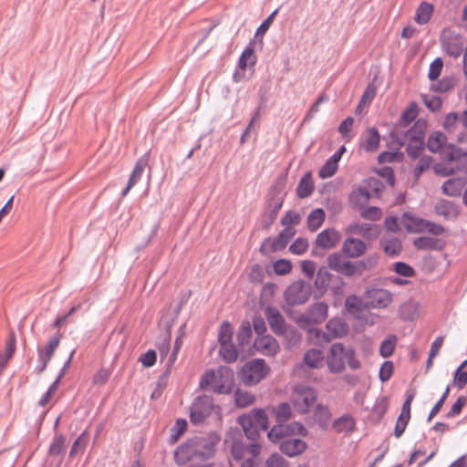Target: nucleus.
<instances>
[{
  "instance_id": "1",
  "label": "nucleus",
  "mask_w": 467,
  "mask_h": 467,
  "mask_svg": "<svg viewBox=\"0 0 467 467\" xmlns=\"http://www.w3.org/2000/svg\"><path fill=\"white\" fill-rule=\"evenodd\" d=\"M220 441L221 437L215 432H211L203 437L189 439L176 449L174 452L175 462L182 465L195 459H210L214 455L216 446Z\"/></svg>"
},
{
  "instance_id": "2",
  "label": "nucleus",
  "mask_w": 467,
  "mask_h": 467,
  "mask_svg": "<svg viewBox=\"0 0 467 467\" xmlns=\"http://www.w3.org/2000/svg\"><path fill=\"white\" fill-rule=\"evenodd\" d=\"M234 371L226 366H220L216 370L206 371L200 379V389L211 387L217 394H229L234 387Z\"/></svg>"
},
{
  "instance_id": "3",
  "label": "nucleus",
  "mask_w": 467,
  "mask_h": 467,
  "mask_svg": "<svg viewBox=\"0 0 467 467\" xmlns=\"http://www.w3.org/2000/svg\"><path fill=\"white\" fill-rule=\"evenodd\" d=\"M239 424L248 440L258 442L260 431H266L269 426L268 417L263 409H254L248 414L239 417Z\"/></svg>"
},
{
  "instance_id": "4",
  "label": "nucleus",
  "mask_w": 467,
  "mask_h": 467,
  "mask_svg": "<svg viewBox=\"0 0 467 467\" xmlns=\"http://www.w3.org/2000/svg\"><path fill=\"white\" fill-rule=\"evenodd\" d=\"M261 451L262 445L259 442H251L245 445L243 442L234 441L231 448L232 456L240 463L239 467H254Z\"/></svg>"
},
{
  "instance_id": "5",
  "label": "nucleus",
  "mask_w": 467,
  "mask_h": 467,
  "mask_svg": "<svg viewBox=\"0 0 467 467\" xmlns=\"http://www.w3.org/2000/svg\"><path fill=\"white\" fill-rule=\"evenodd\" d=\"M270 369L265 361L262 358H255L247 362L241 369L239 378L245 386H254L263 380L269 373Z\"/></svg>"
},
{
  "instance_id": "6",
  "label": "nucleus",
  "mask_w": 467,
  "mask_h": 467,
  "mask_svg": "<svg viewBox=\"0 0 467 467\" xmlns=\"http://www.w3.org/2000/svg\"><path fill=\"white\" fill-rule=\"evenodd\" d=\"M328 306L324 302L310 305L306 311L296 318V324L302 329L323 323L327 317Z\"/></svg>"
},
{
  "instance_id": "7",
  "label": "nucleus",
  "mask_w": 467,
  "mask_h": 467,
  "mask_svg": "<svg viewBox=\"0 0 467 467\" xmlns=\"http://www.w3.org/2000/svg\"><path fill=\"white\" fill-rule=\"evenodd\" d=\"M213 399L208 395L198 396L190 408V420L194 425L202 423L213 411Z\"/></svg>"
},
{
  "instance_id": "8",
  "label": "nucleus",
  "mask_w": 467,
  "mask_h": 467,
  "mask_svg": "<svg viewBox=\"0 0 467 467\" xmlns=\"http://www.w3.org/2000/svg\"><path fill=\"white\" fill-rule=\"evenodd\" d=\"M426 129L427 121L423 119H419L415 121L413 126L406 131H393L391 133L393 143L397 145L398 149H400L405 146L408 140H424Z\"/></svg>"
},
{
  "instance_id": "9",
  "label": "nucleus",
  "mask_w": 467,
  "mask_h": 467,
  "mask_svg": "<svg viewBox=\"0 0 467 467\" xmlns=\"http://www.w3.org/2000/svg\"><path fill=\"white\" fill-rule=\"evenodd\" d=\"M293 434L306 436L307 430L300 422H292L289 424L278 423L271 428L267 432V437L272 442L280 444L281 441Z\"/></svg>"
},
{
  "instance_id": "10",
  "label": "nucleus",
  "mask_w": 467,
  "mask_h": 467,
  "mask_svg": "<svg viewBox=\"0 0 467 467\" xmlns=\"http://www.w3.org/2000/svg\"><path fill=\"white\" fill-rule=\"evenodd\" d=\"M342 252H336L327 258V266L332 270L347 277L355 275V265L353 261L346 259Z\"/></svg>"
},
{
  "instance_id": "11",
  "label": "nucleus",
  "mask_w": 467,
  "mask_h": 467,
  "mask_svg": "<svg viewBox=\"0 0 467 467\" xmlns=\"http://www.w3.org/2000/svg\"><path fill=\"white\" fill-rule=\"evenodd\" d=\"M309 296L310 289L302 281L294 282L285 292V299L290 306L303 305Z\"/></svg>"
},
{
  "instance_id": "12",
  "label": "nucleus",
  "mask_w": 467,
  "mask_h": 467,
  "mask_svg": "<svg viewBox=\"0 0 467 467\" xmlns=\"http://www.w3.org/2000/svg\"><path fill=\"white\" fill-rule=\"evenodd\" d=\"M317 400L316 391L309 387L296 388L294 392L293 402L300 413L308 412Z\"/></svg>"
},
{
  "instance_id": "13",
  "label": "nucleus",
  "mask_w": 467,
  "mask_h": 467,
  "mask_svg": "<svg viewBox=\"0 0 467 467\" xmlns=\"http://www.w3.org/2000/svg\"><path fill=\"white\" fill-rule=\"evenodd\" d=\"M383 184L380 181L370 178L366 181V185L360 186L356 193L352 195V200L358 203L367 202L374 194L379 196Z\"/></svg>"
},
{
  "instance_id": "14",
  "label": "nucleus",
  "mask_w": 467,
  "mask_h": 467,
  "mask_svg": "<svg viewBox=\"0 0 467 467\" xmlns=\"http://www.w3.org/2000/svg\"><path fill=\"white\" fill-rule=\"evenodd\" d=\"M345 347L342 343H334L329 349L327 367L332 373H340L345 368Z\"/></svg>"
},
{
  "instance_id": "15",
  "label": "nucleus",
  "mask_w": 467,
  "mask_h": 467,
  "mask_svg": "<svg viewBox=\"0 0 467 467\" xmlns=\"http://www.w3.org/2000/svg\"><path fill=\"white\" fill-rule=\"evenodd\" d=\"M266 320L271 330L277 336H282L286 332V323L276 307L267 306L265 310Z\"/></svg>"
},
{
  "instance_id": "16",
  "label": "nucleus",
  "mask_w": 467,
  "mask_h": 467,
  "mask_svg": "<svg viewBox=\"0 0 467 467\" xmlns=\"http://www.w3.org/2000/svg\"><path fill=\"white\" fill-rule=\"evenodd\" d=\"M307 444L299 438L287 437L279 444V450L286 456L293 458L306 451Z\"/></svg>"
},
{
  "instance_id": "17",
  "label": "nucleus",
  "mask_w": 467,
  "mask_h": 467,
  "mask_svg": "<svg viewBox=\"0 0 467 467\" xmlns=\"http://www.w3.org/2000/svg\"><path fill=\"white\" fill-rule=\"evenodd\" d=\"M367 248L366 243L362 240L348 237L342 244L341 252L346 257L355 259L364 255Z\"/></svg>"
},
{
  "instance_id": "18",
  "label": "nucleus",
  "mask_w": 467,
  "mask_h": 467,
  "mask_svg": "<svg viewBox=\"0 0 467 467\" xmlns=\"http://www.w3.org/2000/svg\"><path fill=\"white\" fill-rule=\"evenodd\" d=\"M150 155L149 152L142 155L135 163L133 171L129 178L127 186L123 189L121 195L126 196L130 189L134 187L141 179L145 168L149 164Z\"/></svg>"
},
{
  "instance_id": "19",
  "label": "nucleus",
  "mask_w": 467,
  "mask_h": 467,
  "mask_svg": "<svg viewBox=\"0 0 467 467\" xmlns=\"http://www.w3.org/2000/svg\"><path fill=\"white\" fill-rule=\"evenodd\" d=\"M283 202L282 197H275L268 202L265 211L261 217V224L264 229L268 230L275 223L278 213L283 206Z\"/></svg>"
},
{
  "instance_id": "20",
  "label": "nucleus",
  "mask_w": 467,
  "mask_h": 467,
  "mask_svg": "<svg viewBox=\"0 0 467 467\" xmlns=\"http://www.w3.org/2000/svg\"><path fill=\"white\" fill-rule=\"evenodd\" d=\"M380 135L375 127L368 128L360 137L359 147L366 152H375L379 146Z\"/></svg>"
},
{
  "instance_id": "21",
  "label": "nucleus",
  "mask_w": 467,
  "mask_h": 467,
  "mask_svg": "<svg viewBox=\"0 0 467 467\" xmlns=\"http://www.w3.org/2000/svg\"><path fill=\"white\" fill-rule=\"evenodd\" d=\"M459 125H461L463 130H467V109L463 110L462 113H448L442 124L443 129L448 133H456L459 129Z\"/></svg>"
},
{
  "instance_id": "22",
  "label": "nucleus",
  "mask_w": 467,
  "mask_h": 467,
  "mask_svg": "<svg viewBox=\"0 0 467 467\" xmlns=\"http://www.w3.org/2000/svg\"><path fill=\"white\" fill-rule=\"evenodd\" d=\"M341 240V234L334 229L327 228L320 232L316 238V244L323 249L334 248Z\"/></svg>"
},
{
  "instance_id": "23",
  "label": "nucleus",
  "mask_w": 467,
  "mask_h": 467,
  "mask_svg": "<svg viewBox=\"0 0 467 467\" xmlns=\"http://www.w3.org/2000/svg\"><path fill=\"white\" fill-rule=\"evenodd\" d=\"M254 348L265 356H275L279 350V345L270 335L257 337L254 342Z\"/></svg>"
},
{
  "instance_id": "24",
  "label": "nucleus",
  "mask_w": 467,
  "mask_h": 467,
  "mask_svg": "<svg viewBox=\"0 0 467 467\" xmlns=\"http://www.w3.org/2000/svg\"><path fill=\"white\" fill-rule=\"evenodd\" d=\"M369 304L373 308H385L389 306L392 300V294L382 288L372 289L368 292Z\"/></svg>"
},
{
  "instance_id": "25",
  "label": "nucleus",
  "mask_w": 467,
  "mask_h": 467,
  "mask_svg": "<svg viewBox=\"0 0 467 467\" xmlns=\"http://www.w3.org/2000/svg\"><path fill=\"white\" fill-rule=\"evenodd\" d=\"M435 213L446 220H454L460 213L459 207L451 201L441 199L434 206Z\"/></svg>"
},
{
  "instance_id": "26",
  "label": "nucleus",
  "mask_w": 467,
  "mask_h": 467,
  "mask_svg": "<svg viewBox=\"0 0 467 467\" xmlns=\"http://www.w3.org/2000/svg\"><path fill=\"white\" fill-rule=\"evenodd\" d=\"M327 341L342 337L347 335L348 327L341 318H331L326 325Z\"/></svg>"
},
{
  "instance_id": "27",
  "label": "nucleus",
  "mask_w": 467,
  "mask_h": 467,
  "mask_svg": "<svg viewBox=\"0 0 467 467\" xmlns=\"http://www.w3.org/2000/svg\"><path fill=\"white\" fill-rule=\"evenodd\" d=\"M401 222L409 233L425 232L426 219L414 216L410 213H404L401 217Z\"/></svg>"
},
{
  "instance_id": "28",
  "label": "nucleus",
  "mask_w": 467,
  "mask_h": 467,
  "mask_svg": "<svg viewBox=\"0 0 467 467\" xmlns=\"http://www.w3.org/2000/svg\"><path fill=\"white\" fill-rule=\"evenodd\" d=\"M413 245L418 250L441 251L444 248L445 242L430 236H420L414 239Z\"/></svg>"
},
{
  "instance_id": "29",
  "label": "nucleus",
  "mask_w": 467,
  "mask_h": 467,
  "mask_svg": "<svg viewBox=\"0 0 467 467\" xmlns=\"http://www.w3.org/2000/svg\"><path fill=\"white\" fill-rule=\"evenodd\" d=\"M379 256L377 253L370 254L361 260L354 261L355 275H361L366 271L376 268L379 265Z\"/></svg>"
},
{
  "instance_id": "30",
  "label": "nucleus",
  "mask_w": 467,
  "mask_h": 467,
  "mask_svg": "<svg viewBox=\"0 0 467 467\" xmlns=\"http://www.w3.org/2000/svg\"><path fill=\"white\" fill-rule=\"evenodd\" d=\"M380 245L384 253L389 256H398L402 251L400 240L391 235L383 236L380 240Z\"/></svg>"
},
{
  "instance_id": "31",
  "label": "nucleus",
  "mask_w": 467,
  "mask_h": 467,
  "mask_svg": "<svg viewBox=\"0 0 467 467\" xmlns=\"http://www.w3.org/2000/svg\"><path fill=\"white\" fill-rule=\"evenodd\" d=\"M295 234L296 230L294 228H284L271 242V250L275 252L285 249Z\"/></svg>"
},
{
  "instance_id": "32",
  "label": "nucleus",
  "mask_w": 467,
  "mask_h": 467,
  "mask_svg": "<svg viewBox=\"0 0 467 467\" xmlns=\"http://www.w3.org/2000/svg\"><path fill=\"white\" fill-rule=\"evenodd\" d=\"M465 182L462 178H452L444 182L442 184V192L445 195L456 197L462 194Z\"/></svg>"
},
{
  "instance_id": "33",
  "label": "nucleus",
  "mask_w": 467,
  "mask_h": 467,
  "mask_svg": "<svg viewBox=\"0 0 467 467\" xmlns=\"http://www.w3.org/2000/svg\"><path fill=\"white\" fill-rule=\"evenodd\" d=\"M254 42L251 41L244 48L241 57H239L238 67L242 70H245L248 66L254 67L256 64V56L254 54Z\"/></svg>"
},
{
  "instance_id": "34",
  "label": "nucleus",
  "mask_w": 467,
  "mask_h": 467,
  "mask_svg": "<svg viewBox=\"0 0 467 467\" xmlns=\"http://www.w3.org/2000/svg\"><path fill=\"white\" fill-rule=\"evenodd\" d=\"M388 409L389 399L385 396L378 398L370 412V419L376 422H379L388 411Z\"/></svg>"
},
{
  "instance_id": "35",
  "label": "nucleus",
  "mask_w": 467,
  "mask_h": 467,
  "mask_svg": "<svg viewBox=\"0 0 467 467\" xmlns=\"http://www.w3.org/2000/svg\"><path fill=\"white\" fill-rule=\"evenodd\" d=\"M324 356L320 349L312 348L304 355V364L310 368L322 367Z\"/></svg>"
},
{
  "instance_id": "36",
  "label": "nucleus",
  "mask_w": 467,
  "mask_h": 467,
  "mask_svg": "<svg viewBox=\"0 0 467 467\" xmlns=\"http://www.w3.org/2000/svg\"><path fill=\"white\" fill-rule=\"evenodd\" d=\"M314 183L311 172H306L300 180L296 187V194L299 198H306L312 194Z\"/></svg>"
},
{
  "instance_id": "37",
  "label": "nucleus",
  "mask_w": 467,
  "mask_h": 467,
  "mask_svg": "<svg viewBox=\"0 0 467 467\" xmlns=\"http://www.w3.org/2000/svg\"><path fill=\"white\" fill-rule=\"evenodd\" d=\"M433 5L427 2H422L417 8L415 21L419 25L427 24L432 16L433 13Z\"/></svg>"
},
{
  "instance_id": "38",
  "label": "nucleus",
  "mask_w": 467,
  "mask_h": 467,
  "mask_svg": "<svg viewBox=\"0 0 467 467\" xmlns=\"http://www.w3.org/2000/svg\"><path fill=\"white\" fill-rule=\"evenodd\" d=\"M349 229L356 233L361 234L365 238L369 237H377L379 234L378 226L370 223H355L350 225Z\"/></svg>"
},
{
  "instance_id": "39",
  "label": "nucleus",
  "mask_w": 467,
  "mask_h": 467,
  "mask_svg": "<svg viewBox=\"0 0 467 467\" xmlns=\"http://www.w3.org/2000/svg\"><path fill=\"white\" fill-rule=\"evenodd\" d=\"M325 221V212L321 208L314 209L307 216V228L316 232Z\"/></svg>"
},
{
  "instance_id": "40",
  "label": "nucleus",
  "mask_w": 467,
  "mask_h": 467,
  "mask_svg": "<svg viewBox=\"0 0 467 467\" xmlns=\"http://www.w3.org/2000/svg\"><path fill=\"white\" fill-rule=\"evenodd\" d=\"M219 355L226 363H234L238 358V350L234 343L220 345Z\"/></svg>"
},
{
  "instance_id": "41",
  "label": "nucleus",
  "mask_w": 467,
  "mask_h": 467,
  "mask_svg": "<svg viewBox=\"0 0 467 467\" xmlns=\"http://www.w3.org/2000/svg\"><path fill=\"white\" fill-rule=\"evenodd\" d=\"M355 427V420L349 415H343L333 422V429L337 432H349Z\"/></svg>"
},
{
  "instance_id": "42",
  "label": "nucleus",
  "mask_w": 467,
  "mask_h": 467,
  "mask_svg": "<svg viewBox=\"0 0 467 467\" xmlns=\"http://www.w3.org/2000/svg\"><path fill=\"white\" fill-rule=\"evenodd\" d=\"M235 405L239 408H245L254 403L255 396L246 390L237 389L234 392Z\"/></svg>"
},
{
  "instance_id": "43",
  "label": "nucleus",
  "mask_w": 467,
  "mask_h": 467,
  "mask_svg": "<svg viewBox=\"0 0 467 467\" xmlns=\"http://www.w3.org/2000/svg\"><path fill=\"white\" fill-rule=\"evenodd\" d=\"M419 315V305L417 303H405L400 307V317L405 321H412Z\"/></svg>"
},
{
  "instance_id": "44",
  "label": "nucleus",
  "mask_w": 467,
  "mask_h": 467,
  "mask_svg": "<svg viewBox=\"0 0 467 467\" xmlns=\"http://www.w3.org/2000/svg\"><path fill=\"white\" fill-rule=\"evenodd\" d=\"M234 327L228 321H223L219 327L218 342L220 345L233 343Z\"/></svg>"
},
{
  "instance_id": "45",
  "label": "nucleus",
  "mask_w": 467,
  "mask_h": 467,
  "mask_svg": "<svg viewBox=\"0 0 467 467\" xmlns=\"http://www.w3.org/2000/svg\"><path fill=\"white\" fill-rule=\"evenodd\" d=\"M446 142V137L441 132L431 133L427 141V148L431 152H437L440 150Z\"/></svg>"
},
{
  "instance_id": "46",
  "label": "nucleus",
  "mask_w": 467,
  "mask_h": 467,
  "mask_svg": "<svg viewBox=\"0 0 467 467\" xmlns=\"http://www.w3.org/2000/svg\"><path fill=\"white\" fill-rule=\"evenodd\" d=\"M63 335L59 332L55 334L47 342L45 348H37V351L42 352V355L51 360L57 348L59 346Z\"/></svg>"
},
{
  "instance_id": "47",
  "label": "nucleus",
  "mask_w": 467,
  "mask_h": 467,
  "mask_svg": "<svg viewBox=\"0 0 467 467\" xmlns=\"http://www.w3.org/2000/svg\"><path fill=\"white\" fill-rule=\"evenodd\" d=\"M332 275L327 271L326 267H321L315 279V285L319 290L326 291L331 282Z\"/></svg>"
},
{
  "instance_id": "48",
  "label": "nucleus",
  "mask_w": 467,
  "mask_h": 467,
  "mask_svg": "<svg viewBox=\"0 0 467 467\" xmlns=\"http://www.w3.org/2000/svg\"><path fill=\"white\" fill-rule=\"evenodd\" d=\"M443 160L448 161H459L462 157H467V151H463L455 145H449L442 151Z\"/></svg>"
},
{
  "instance_id": "49",
  "label": "nucleus",
  "mask_w": 467,
  "mask_h": 467,
  "mask_svg": "<svg viewBox=\"0 0 467 467\" xmlns=\"http://www.w3.org/2000/svg\"><path fill=\"white\" fill-rule=\"evenodd\" d=\"M252 337V328L249 322L243 323L237 333V342L242 348L249 344Z\"/></svg>"
},
{
  "instance_id": "50",
  "label": "nucleus",
  "mask_w": 467,
  "mask_h": 467,
  "mask_svg": "<svg viewBox=\"0 0 467 467\" xmlns=\"http://www.w3.org/2000/svg\"><path fill=\"white\" fill-rule=\"evenodd\" d=\"M188 423L184 419H178L174 426L171 429L170 442L171 444L177 442L180 437L186 431Z\"/></svg>"
},
{
  "instance_id": "51",
  "label": "nucleus",
  "mask_w": 467,
  "mask_h": 467,
  "mask_svg": "<svg viewBox=\"0 0 467 467\" xmlns=\"http://www.w3.org/2000/svg\"><path fill=\"white\" fill-rule=\"evenodd\" d=\"M405 146L407 154L412 159H417L424 150V140H408Z\"/></svg>"
},
{
  "instance_id": "52",
  "label": "nucleus",
  "mask_w": 467,
  "mask_h": 467,
  "mask_svg": "<svg viewBox=\"0 0 467 467\" xmlns=\"http://www.w3.org/2000/svg\"><path fill=\"white\" fill-rule=\"evenodd\" d=\"M397 337L394 335H391L388 337L386 339H384L379 347V354L383 358H389L390 357L395 349Z\"/></svg>"
},
{
  "instance_id": "53",
  "label": "nucleus",
  "mask_w": 467,
  "mask_h": 467,
  "mask_svg": "<svg viewBox=\"0 0 467 467\" xmlns=\"http://www.w3.org/2000/svg\"><path fill=\"white\" fill-rule=\"evenodd\" d=\"M273 411L275 415L276 421L281 424L286 421L291 416V408L286 402L280 403L277 407L273 408Z\"/></svg>"
},
{
  "instance_id": "54",
  "label": "nucleus",
  "mask_w": 467,
  "mask_h": 467,
  "mask_svg": "<svg viewBox=\"0 0 467 467\" xmlns=\"http://www.w3.org/2000/svg\"><path fill=\"white\" fill-rule=\"evenodd\" d=\"M306 330L307 331V337L312 343L321 345L328 342L327 341V332H323L320 328L307 327Z\"/></svg>"
},
{
  "instance_id": "55",
  "label": "nucleus",
  "mask_w": 467,
  "mask_h": 467,
  "mask_svg": "<svg viewBox=\"0 0 467 467\" xmlns=\"http://www.w3.org/2000/svg\"><path fill=\"white\" fill-rule=\"evenodd\" d=\"M432 161H433L432 157L428 156V155H424L420 158L418 164L415 167L414 171H413V177H414L415 181H418L420 179V177L421 176V174L425 171H427L431 168Z\"/></svg>"
},
{
  "instance_id": "56",
  "label": "nucleus",
  "mask_w": 467,
  "mask_h": 467,
  "mask_svg": "<svg viewBox=\"0 0 467 467\" xmlns=\"http://www.w3.org/2000/svg\"><path fill=\"white\" fill-rule=\"evenodd\" d=\"M88 441V433L84 431L72 444L69 455L72 457L78 452H83Z\"/></svg>"
},
{
  "instance_id": "57",
  "label": "nucleus",
  "mask_w": 467,
  "mask_h": 467,
  "mask_svg": "<svg viewBox=\"0 0 467 467\" xmlns=\"http://www.w3.org/2000/svg\"><path fill=\"white\" fill-rule=\"evenodd\" d=\"M182 338H181V337H178L174 342L172 351L169 355L168 360L166 361L165 374L169 375L171 373V368L173 367V365L177 359V356L182 348Z\"/></svg>"
},
{
  "instance_id": "58",
  "label": "nucleus",
  "mask_w": 467,
  "mask_h": 467,
  "mask_svg": "<svg viewBox=\"0 0 467 467\" xmlns=\"http://www.w3.org/2000/svg\"><path fill=\"white\" fill-rule=\"evenodd\" d=\"M421 100L424 105L432 112L439 110L441 108V99L438 96L428 94L421 95Z\"/></svg>"
},
{
  "instance_id": "59",
  "label": "nucleus",
  "mask_w": 467,
  "mask_h": 467,
  "mask_svg": "<svg viewBox=\"0 0 467 467\" xmlns=\"http://www.w3.org/2000/svg\"><path fill=\"white\" fill-rule=\"evenodd\" d=\"M444 51L451 57L457 58L462 53V44L458 41H447L443 44Z\"/></svg>"
},
{
  "instance_id": "60",
  "label": "nucleus",
  "mask_w": 467,
  "mask_h": 467,
  "mask_svg": "<svg viewBox=\"0 0 467 467\" xmlns=\"http://www.w3.org/2000/svg\"><path fill=\"white\" fill-rule=\"evenodd\" d=\"M454 86V81L451 78H443L436 83L431 84V89L438 93H445L451 89Z\"/></svg>"
},
{
  "instance_id": "61",
  "label": "nucleus",
  "mask_w": 467,
  "mask_h": 467,
  "mask_svg": "<svg viewBox=\"0 0 467 467\" xmlns=\"http://www.w3.org/2000/svg\"><path fill=\"white\" fill-rule=\"evenodd\" d=\"M353 125L354 118L349 116L347 117L338 126V132L346 141H349L351 140L350 131L353 129Z\"/></svg>"
},
{
  "instance_id": "62",
  "label": "nucleus",
  "mask_w": 467,
  "mask_h": 467,
  "mask_svg": "<svg viewBox=\"0 0 467 467\" xmlns=\"http://www.w3.org/2000/svg\"><path fill=\"white\" fill-rule=\"evenodd\" d=\"M300 214L295 211H288L281 220V224L285 228H294L293 226L300 223Z\"/></svg>"
},
{
  "instance_id": "63",
  "label": "nucleus",
  "mask_w": 467,
  "mask_h": 467,
  "mask_svg": "<svg viewBox=\"0 0 467 467\" xmlns=\"http://www.w3.org/2000/svg\"><path fill=\"white\" fill-rule=\"evenodd\" d=\"M419 114L418 105L415 102H411L410 106L404 110L401 115V120L405 125H408L413 121Z\"/></svg>"
},
{
  "instance_id": "64",
  "label": "nucleus",
  "mask_w": 467,
  "mask_h": 467,
  "mask_svg": "<svg viewBox=\"0 0 467 467\" xmlns=\"http://www.w3.org/2000/svg\"><path fill=\"white\" fill-rule=\"evenodd\" d=\"M265 467H288V462L282 455L274 452L266 459Z\"/></svg>"
}]
</instances>
